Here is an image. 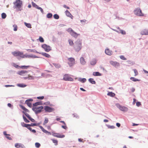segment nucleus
Segmentation results:
<instances>
[{"instance_id":"37998d69","label":"nucleus","mask_w":148,"mask_h":148,"mask_svg":"<svg viewBox=\"0 0 148 148\" xmlns=\"http://www.w3.org/2000/svg\"><path fill=\"white\" fill-rule=\"evenodd\" d=\"M35 145L36 147L37 148H39L40 146V144L38 143H36L35 144Z\"/></svg>"},{"instance_id":"7c9ffc66","label":"nucleus","mask_w":148,"mask_h":148,"mask_svg":"<svg viewBox=\"0 0 148 148\" xmlns=\"http://www.w3.org/2000/svg\"><path fill=\"white\" fill-rule=\"evenodd\" d=\"M52 16V14L51 13H49L47 15V17L48 18H51Z\"/></svg>"},{"instance_id":"0eeeda50","label":"nucleus","mask_w":148,"mask_h":148,"mask_svg":"<svg viewBox=\"0 0 148 148\" xmlns=\"http://www.w3.org/2000/svg\"><path fill=\"white\" fill-rule=\"evenodd\" d=\"M44 109L45 111L47 112H51L53 111L54 109L53 108H51L48 106H46L44 107Z\"/></svg>"},{"instance_id":"9b49d317","label":"nucleus","mask_w":148,"mask_h":148,"mask_svg":"<svg viewBox=\"0 0 148 148\" xmlns=\"http://www.w3.org/2000/svg\"><path fill=\"white\" fill-rule=\"evenodd\" d=\"M68 63L70 66H73L74 62V59L73 58H70L68 59Z\"/></svg>"},{"instance_id":"e2e57ef3","label":"nucleus","mask_w":148,"mask_h":148,"mask_svg":"<svg viewBox=\"0 0 148 148\" xmlns=\"http://www.w3.org/2000/svg\"><path fill=\"white\" fill-rule=\"evenodd\" d=\"M75 34V38L76 37L78 36H79L80 34H77L75 32L74 33Z\"/></svg>"},{"instance_id":"69168bd1","label":"nucleus","mask_w":148,"mask_h":148,"mask_svg":"<svg viewBox=\"0 0 148 148\" xmlns=\"http://www.w3.org/2000/svg\"><path fill=\"white\" fill-rule=\"evenodd\" d=\"M63 7L64 8H67V9H69V7L68 6H67L66 5H63Z\"/></svg>"},{"instance_id":"a18cd8bd","label":"nucleus","mask_w":148,"mask_h":148,"mask_svg":"<svg viewBox=\"0 0 148 148\" xmlns=\"http://www.w3.org/2000/svg\"><path fill=\"white\" fill-rule=\"evenodd\" d=\"M37 9L40 10L42 14H43L44 13V11L43 9L41 7H38Z\"/></svg>"},{"instance_id":"7ed1b4c3","label":"nucleus","mask_w":148,"mask_h":148,"mask_svg":"<svg viewBox=\"0 0 148 148\" xmlns=\"http://www.w3.org/2000/svg\"><path fill=\"white\" fill-rule=\"evenodd\" d=\"M43 109L42 106H33L32 110L35 112L36 114H38L41 112Z\"/></svg>"},{"instance_id":"393cba45","label":"nucleus","mask_w":148,"mask_h":148,"mask_svg":"<svg viewBox=\"0 0 148 148\" xmlns=\"http://www.w3.org/2000/svg\"><path fill=\"white\" fill-rule=\"evenodd\" d=\"M42 54L47 58H49L51 57L48 54L45 53H42Z\"/></svg>"},{"instance_id":"de8ad7c7","label":"nucleus","mask_w":148,"mask_h":148,"mask_svg":"<svg viewBox=\"0 0 148 148\" xmlns=\"http://www.w3.org/2000/svg\"><path fill=\"white\" fill-rule=\"evenodd\" d=\"M117 30H116L115 29H113V30L118 33H120V30H121V29H120V28L119 27H118L117 28Z\"/></svg>"},{"instance_id":"79ce46f5","label":"nucleus","mask_w":148,"mask_h":148,"mask_svg":"<svg viewBox=\"0 0 148 148\" xmlns=\"http://www.w3.org/2000/svg\"><path fill=\"white\" fill-rule=\"evenodd\" d=\"M39 40L40 42H44L43 38L41 36L39 37Z\"/></svg>"},{"instance_id":"c03bdc74","label":"nucleus","mask_w":148,"mask_h":148,"mask_svg":"<svg viewBox=\"0 0 148 148\" xmlns=\"http://www.w3.org/2000/svg\"><path fill=\"white\" fill-rule=\"evenodd\" d=\"M29 66H22L20 67L22 69H27V68H29Z\"/></svg>"},{"instance_id":"412c9836","label":"nucleus","mask_w":148,"mask_h":148,"mask_svg":"<svg viewBox=\"0 0 148 148\" xmlns=\"http://www.w3.org/2000/svg\"><path fill=\"white\" fill-rule=\"evenodd\" d=\"M97 63V60L95 59H92L90 62V63L91 65H94Z\"/></svg>"},{"instance_id":"b1692460","label":"nucleus","mask_w":148,"mask_h":148,"mask_svg":"<svg viewBox=\"0 0 148 148\" xmlns=\"http://www.w3.org/2000/svg\"><path fill=\"white\" fill-rule=\"evenodd\" d=\"M20 107L25 112H29V110L27 109L24 106H23L22 105H20Z\"/></svg>"},{"instance_id":"f3484780","label":"nucleus","mask_w":148,"mask_h":148,"mask_svg":"<svg viewBox=\"0 0 148 148\" xmlns=\"http://www.w3.org/2000/svg\"><path fill=\"white\" fill-rule=\"evenodd\" d=\"M66 15L67 16L71 17L72 19H73V16L71 14L68 10H66L65 12Z\"/></svg>"},{"instance_id":"5fc2aeb1","label":"nucleus","mask_w":148,"mask_h":148,"mask_svg":"<svg viewBox=\"0 0 148 148\" xmlns=\"http://www.w3.org/2000/svg\"><path fill=\"white\" fill-rule=\"evenodd\" d=\"M29 119L33 122H35V120L34 119L32 118L31 117L29 118Z\"/></svg>"},{"instance_id":"ddd939ff","label":"nucleus","mask_w":148,"mask_h":148,"mask_svg":"<svg viewBox=\"0 0 148 148\" xmlns=\"http://www.w3.org/2000/svg\"><path fill=\"white\" fill-rule=\"evenodd\" d=\"M39 127L45 133L47 134L48 135H51L50 132H48L47 131L45 130L41 126H40Z\"/></svg>"},{"instance_id":"473e14b6","label":"nucleus","mask_w":148,"mask_h":148,"mask_svg":"<svg viewBox=\"0 0 148 148\" xmlns=\"http://www.w3.org/2000/svg\"><path fill=\"white\" fill-rule=\"evenodd\" d=\"M25 25L28 28H31V25L30 23H25Z\"/></svg>"},{"instance_id":"13d9d810","label":"nucleus","mask_w":148,"mask_h":148,"mask_svg":"<svg viewBox=\"0 0 148 148\" xmlns=\"http://www.w3.org/2000/svg\"><path fill=\"white\" fill-rule=\"evenodd\" d=\"M36 123H32L31 124H29V126H36Z\"/></svg>"},{"instance_id":"2f4dec72","label":"nucleus","mask_w":148,"mask_h":148,"mask_svg":"<svg viewBox=\"0 0 148 148\" xmlns=\"http://www.w3.org/2000/svg\"><path fill=\"white\" fill-rule=\"evenodd\" d=\"M17 86L20 87H24L26 86V85L22 84H17Z\"/></svg>"},{"instance_id":"3c124183","label":"nucleus","mask_w":148,"mask_h":148,"mask_svg":"<svg viewBox=\"0 0 148 148\" xmlns=\"http://www.w3.org/2000/svg\"><path fill=\"white\" fill-rule=\"evenodd\" d=\"M23 112V113H24L25 114V115H26V116L29 119V118H30L31 117V116H30L29 114L26 113H25L24 112Z\"/></svg>"},{"instance_id":"c85d7f7f","label":"nucleus","mask_w":148,"mask_h":148,"mask_svg":"<svg viewBox=\"0 0 148 148\" xmlns=\"http://www.w3.org/2000/svg\"><path fill=\"white\" fill-rule=\"evenodd\" d=\"M42 103L40 102H37L33 104V106H38V105H41Z\"/></svg>"},{"instance_id":"aec40b11","label":"nucleus","mask_w":148,"mask_h":148,"mask_svg":"<svg viewBox=\"0 0 148 148\" xmlns=\"http://www.w3.org/2000/svg\"><path fill=\"white\" fill-rule=\"evenodd\" d=\"M46 52H49L51 50V49L50 47H42Z\"/></svg>"},{"instance_id":"603ef678","label":"nucleus","mask_w":148,"mask_h":148,"mask_svg":"<svg viewBox=\"0 0 148 148\" xmlns=\"http://www.w3.org/2000/svg\"><path fill=\"white\" fill-rule=\"evenodd\" d=\"M120 57L121 59L123 60H126V59L123 56H120Z\"/></svg>"},{"instance_id":"6e6d98bb","label":"nucleus","mask_w":148,"mask_h":148,"mask_svg":"<svg viewBox=\"0 0 148 148\" xmlns=\"http://www.w3.org/2000/svg\"><path fill=\"white\" fill-rule=\"evenodd\" d=\"M14 27V31H16L17 30V27L16 25H13Z\"/></svg>"},{"instance_id":"72a5a7b5","label":"nucleus","mask_w":148,"mask_h":148,"mask_svg":"<svg viewBox=\"0 0 148 148\" xmlns=\"http://www.w3.org/2000/svg\"><path fill=\"white\" fill-rule=\"evenodd\" d=\"M130 79L132 80L134 82H136V81H139V80L138 79H136L134 77H131L130 78Z\"/></svg>"},{"instance_id":"ea45409f","label":"nucleus","mask_w":148,"mask_h":148,"mask_svg":"<svg viewBox=\"0 0 148 148\" xmlns=\"http://www.w3.org/2000/svg\"><path fill=\"white\" fill-rule=\"evenodd\" d=\"M23 119L25 122L26 123H29V121L27 119L26 117L24 116V115L23 116Z\"/></svg>"},{"instance_id":"423d86ee","label":"nucleus","mask_w":148,"mask_h":148,"mask_svg":"<svg viewBox=\"0 0 148 148\" xmlns=\"http://www.w3.org/2000/svg\"><path fill=\"white\" fill-rule=\"evenodd\" d=\"M63 79L65 81H72L73 80V79L68 74H66L64 75Z\"/></svg>"},{"instance_id":"a211bd4d","label":"nucleus","mask_w":148,"mask_h":148,"mask_svg":"<svg viewBox=\"0 0 148 148\" xmlns=\"http://www.w3.org/2000/svg\"><path fill=\"white\" fill-rule=\"evenodd\" d=\"M106 53L108 55H111L112 54V53L111 51H110L108 49H106L105 51Z\"/></svg>"},{"instance_id":"9d476101","label":"nucleus","mask_w":148,"mask_h":148,"mask_svg":"<svg viewBox=\"0 0 148 148\" xmlns=\"http://www.w3.org/2000/svg\"><path fill=\"white\" fill-rule=\"evenodd\" d=\"M142 35H148V29H143L140 32Z\"/></svg>"},{"instance_id":"6ab92c4d","label":"nucleus","mask_w":148,"mask_h":148,"mask_svg":"<svg viewBox=\"0 0 148 148\" xmlns=\"http://www.w3.org/2000/svg\"><path fill=\"white\" fill-rule=\"evenodd\" d=\"M80 62L81 64L84 65L86 63V62L85 61V59L83 57H81L80 58Z\"/></svg>"},{"instance_id":"4468645a","label":"nucleus","mask_w":148,"mask_h":148,"mask_svg":"<svg viewBox=\"0 0 148 148\" xmlns=\"http://www.w3.org/2000/svg\"><path fill=\"white\" fill-rule=\"evenodd\" d=\"M15 146L17 148H24L25 147L23 145L18 143H16L15 145Z\"/></svg>"},{"instance_id":"58836bf2","label":"nucleus","mask_w":148,"mask_h":148,"mask_svg":"<svg viewBox=\"0 0 148 148\" xmlns=\"http://www.w3.org/2000/svg\"><path fill=\"white\" fill-rule=\"evenodd\" d=\"M51 140L55 144V145H58V141L57 140L54 139H52Z\"/></svg>"},{"instance_id":"f8f14e48","label":"nucleus","mask_w":148,"mask_h":148,"mask_svg":"<svg viewBox=\"0 0 148 148\" xmlns=\"http://www.w3.org/2000/svg\"><path fill=\"white\" fill-rule=\"evenodd\" d=\"M110 63L111 64L116 67L118 66L119 65V63L112 61H110Z\"/></svg>"},{"instance_id":"774afa93","label":"nucleus","mask_w":148,"mask_h":148,"mask_svg":"<svg viewBox=\"0 0 148 148\" xmlns=\"http://www.w3.org/2000/svg\"><path fill=\"white\" fill-rule=\"evenodd\" d=\"M78 141L79 142H83V139H82L79 138L78 139Z\"/></svg>"},{"instance_id":"6e6552de","label":"nucleus","mask_w":148,"mask_h":148,"mask_svg":"<svg viewBox=\"0 0 148 148\" xmlns=\"http://www.w3.org/2000/svg\"><path fill=\"white\" fill-rule=\"evenodd\" d=\"M33 101V99H30L26 100L25 103L29 107L31 108L32 106V104L30 102H32Z\"/></svg>"},{"instance_id":"a878e982","label":"nucleus","mask_w":148,"mask_h":148,"mask_svg":"<svg viewBox=\"0 0 148 148\" xmlns=\"http://www.w3.org/2000/svg\"><path fill=\"white\" fill-rule=\"evenodd\" d=\"M88 80L89 82L92 84H95L96 82L94 80V79L92 78H90Z\"/></svg>"},{"instance_id":"dca6fc26","label":"nucleus","mask_w":148,"mask_h":148,"mask_svg":"<svg viewBox=\"0 0 148 148\" xmlns=\"http://www.w3.org/2000/svg\"><path fill=\"white\" fill-rule=\"evenodd\" d=\"M27 73V71L25 70H22L18 72V73L21 75H23L24 74Z\"/></svg>"},{"instance_id":"f03ea898","label":"nucleus","mask_w":148,"mask_h":148,"mask_svg":"<svg viewBox=\"0 0 148 148\" xmlns=\"http://www.w3.org/2000/svg\"><path fill=\"white\" fill-rule=\"evenodd\" d=\"M13 4L14 5V8H18V10L21 11V9H20L21 6L22 5V2L20 0H16L15 2H13Z\"/></svg>"},{"instance_id":"49530a36","label":"nucleus","mask_w":148,"mask_h":148,"mask_svg":"<svg viewBox=\"0 0 148 148\" xmlns=\"http://www.w3.org/2000/svg\"><path fill=\"white\" fill-rule=\"evenodd\" d=\"M133 71L135 73L134 76H136L137 75L138 73L136 69H134Z\"/></svg>"},{"instance_id":"052dcab7","label":"nucleus","mask_w":148,"mask_h":148,"mask_svg":"<svg viewBox=\"0 0 148 148\" xmlns=\"http://www.w3.org/2000/svg\"><path fill=\"white\" fill-rule=\"evenodd\" d=\"M62 128L65 130H66L67 128V127L66 125V124H65L64 125L62 126Z\"/></svg>"},{"instance_id":"864d4df0","label":"nucleus","mask_w":148,"mask_h":148,"mask_svg":"<svg viewBox=\"0 0 148 148\" xmlns=\"http://www.w3.org/2000/svg\"><path fill=\"white\" fill-rule=\"evenodd\" d=\"M108 127L109 128H110V129H114L115 127L114 126H110V125H108Z\"/></svg>"},{"instance_id":"8fccbe9b","label":"nucleus","mask_w":148,"mask_h":148,"mask_svg":"<svg viewBox=\"0 0 148 148\" xmlns=\"http://www.w3.org/2000/svg\"><path fill=\"white\" fill-rule=\"evenodd\" d=\"M69 42L70 45H72L73 44V41L71 40H69Z\"/></svg>"},{"instance_id":"f704fd0d","label":"nucleus","mask_w":148,"mask_h":148,"mask_svg":"<svg viewBox=\"0 0 148 148\" xmlns=\"http://www.w3.org/2000/svg\"><path fill=\"white\" fill-rule=\"evenodd\" d=\"M21 125L23 127H27L28 126H29V124H26L24 123H21Z\"/></svg>"},{"instance_id":"680f3d73","label":"nucleus","mask_w":148,"mask_h":148,"mask_svg":"<svg viewBox=\"0 0 148 148\" xmlns=\"http://www.w3.org/2000/svg\"><path fill=\"white\" fill-rule=\"evenodd\" d=\"M3 133V134L4 135H5L6 136H10V134H7L6 133V132H5V131Z\"/></svg>"},{"instance_id":"c9c22d12","label":"nucleus","mask_w":148,"mask_h":148,"mask_svg":"<svg viewBox=\"0 0 148 148\" xmlns=\"http://www.w3.org/2000/svg\"><path fill=\"white\" fill-rule=\"evenodd\" d=\"M6 15L5 13H3L1 14V17L3 19H5L6 17Z\"/></svg>"},{"instance_id":"39448f33","label":"nucleus","mask_w":148,"mask_h":148,"mask_svg":"<svg viewBox=\"0 0 148 148\" xmlns=\"http://www.w3.org/2000/svg\"><path fill=\"white\" fill-rule=\"evenodd\" d=\"M116 106L121 111L123 112H127L128 110L127 107L124 106H122L120 105L119 103H117L116 104Z\"/></svg>"},{"instance_id":"bb28decb","label":"nucleus","mask_w":148,"mask_h":148,"mask_svg":"<svg viewBox=\"0 0 148 148\" xmlns=\"http://www.w3.org/2000/svg\"><path fill=\"white\" fill-rule=\"evenodd\" d=\"M32 6L33 7L36 8L37 9H38V8L39 6L37 5L35 3H34L33 2H32Z\"/></svg>"},{"instance_id":"a19ab883","label":"nucleus","mask_w":148,"mask_h":148,"mask_svg":"<svg viewBox=\"0 0 148 148\" xmlns=\"http://www.w3.org/2000/svg\"><path fill=\"white\" fill-rule=\"evenodd\" d=\"M29 52H34V53H36V51L35 49H29L27 50Z\"/></svg>"},{"instance_id":"338daca9","label":"nucleus","mask_w":148,"mask_h":148,"mask_svg":"<svg viewBox=\"0 0 148 148\" xmlns=\"http://www.w3.org/2000/svg\"><path fill=\"white\" fill-rule=\"evenodd\" d=\"M6 136V137L9 140H11L12 139V138L10 136Z\"/></svg>"},{"instance_id":"5701e85b","label":"nucleus","mask_w":148,"mask_h":148,"mask_svg":"<svg viewBox=\"0 0 148 148\" xmlns=\"http://www.w3.org/2000/svg\"><path fill=\"white\" fill-rule=\"evenodd\" d=\"M93 75L95 76H101V74L99 72H94L93 73Z\"/></svg>"},{"instance_id":"4c0bfd02","label":"nucleus","mask_w":148,"mask_h":148,"mask_svg":"<svg viewBox=\"0 0 148 148\" xmlns=\"http://www.w3.org/2000/svg\"><path fill=\"white\" fill-rule=\"evenodd\" d=\"M53 17L55 19H58L59 18V16L58 14H55L54 15Z\"/></svg>"},{"instance_id":"cd10ccee","label":"nucleus","mask_w":148,"mask_h":148,"mask_svg":"<svg viewBox=\"0 0 148 148\" xmlns=\"http://www.w3.org/2000/svg\"><path fill=\"white\" fill-rule=\"evenodd\" d=\"M48 118L47 117L45 118V121L43 123V125H46V124L48 123Z\"/></svg>"},{"instance_id":"4be33fe9","label":"nucleus","mask_w":148,"mask_h":148,"mask_svg":"<svg viewBox=\"0 0 148 148\" xmlns=\"http://www.w3.org/2000/svg\"><path fill=\"white\" fill-rule=\"evenodd\" d=\"M107 95L111 97H114L115 94L112 92H109L107 94Z\"/></svg>"},{"instance_id":"20e7f679","label":"nucleus","mask_w":148,"mask_h":148,"mask_svg":"<svg viewBox=\"0 0 148 148\" xmlns=\"http://www.w3.org/2000/svg\"><path fill=\"white\" fill-rule=\"evenodd\" d=\"M134 14L137 16H143L144 14L142 13L141 10L139 8H137L134 10Z\"/></svg>"},{"instance_id":"bf43d9fd","label":"nucleus","mask_w":148,"mask_h":148,"mask_svg":"<svg viewBox=\"0 0 148 148\" xmlns=\"http://www.w3.org/2000/svg\"><path fill=\"white\" fill-rule=\"evenodd\" d=\"M140 105L141 103L139 102H137L136 103V105L138 107L140 106Z\"/></svg>"},{"instance_id":"2eb2a0df","label":"nucleus","mask_w":148,"mask_h":148,"mask_svg":"<svg viewBox=\"0 0 148 148\" xmlns=\"http://www.w3.org/2000/svg\"><path fill=\"white\" fill-rule=\"evenodd\" d=\"M67 31L71 35L73 36L74 37V32L71 28H69L67 29Z\"/></svg>"},{"instance_id":"f257e3e1","label":"nucleus","mask_w":148,"mask_h":148,"mask_svg":"<svg viewBox=\"0 0 148 148\" xmlns=\"http://www.w3.org/2000/svg\"><path fill=\"white\" fill-rule=\"evenodd\" d=\"M12 54L15 56H19L22 58H36L38 57L35 55L30 56L27 54L24 55L23 52H20L19 51L12 52Z\"/></svg>"},{"instance_id":"4d7b16f0","label":"nucleus","mask_w":148,"mask_h":148,"mask_svg":"<svg viewBox=\"0 0 148 148\" xmlns=\"http://www.w3.org/2000/svg\"><path fill=\"white\" fill-rule=\"evenodd\" d=\"M37 98L38 99H42L44 98V97L43 96L41 97H37Z\"/></svg>"},{"instance_id":"c756f323","label":"nucleus","mask_w":148,"mask_h":148,"mask_svg":"<svg viewBox=\"0 0 148 148\" xmlns=\"http://www.w3.org/2000/svg\"><path fill=\"white\" fill-rule=\"evenodd\" d=\"M26 78L30 79H34V77L33 76H31L29 75H28V76L26 77Z\"/></svg>"},{"instance_id":"09e8293b","label":"nucleus","mask_w":148,"mask_h":148,"mask_svg":"<svg viewBox=\"0 0 148 148\" xmlns=\"http://www.w3.org/2000/svg\"><path fill=\"white\" fill-rule=\"evenodd\" d=\"M120 33H121L123 35H125L126 34V32L125 31H124L122 29L120 30Z\"/></svg>"},{"instance_id":"1a4fd4ad","label":"nucleus","mask_w":148,"mask_h":148,"mask_svg":"<svg viewBox=\"0 0 148 148\" xmlns=\"http://www.w3.org/2000/svg\"><path fill=\"white\" fill-rule=\"evenodd\" d=\"M52 135L54 136L59 138H63L65 137V136L63 135H61L59 134L53 133Z\"/></svg>"},{"instance_id":"e433bc0d","label":"nucleus","mask_w":148,"mask_h":148,"mask_svg":"<svg viewBox=\"0 0 148 148\" xmlns=\"http://www.w3.org/2000/svg\"><path fill=\"white\" fill-rule=\"evenodd\" d=\"M76 44L78 46H80L81 45V42L80 40H78L76 42Z\"/></svg>"},{"instance_id":"0e129e2a","label":"nucleus","mask_w":148,"mask_h":148,"mask_svg":"<svg viewBox=\"0 0 148 148\" xmlns=\"http://www.w3.org/2000/svg\"><path fill=\"white\" fill-rule=\"evenodd\" d=\"M86 81V79L85 78H83L81 80V81L83 82H84Z\"/></svg>"}]
</instances>
